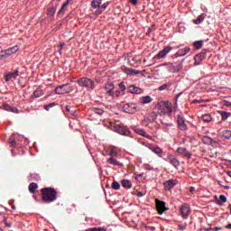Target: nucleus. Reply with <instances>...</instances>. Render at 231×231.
Returning <instances> with one entry per match:
<instances>
[{"label": "nucleus", "mask_w": 231, "mask_h": 231, "mask_svg": "<svg viewBox=\"0 0 231 231\" xmlns=\"http://www.w3.org/2000/svg\"><path fill=\"white\" fill-rule=\"evenodd\" d=\"M42 192V201L43 203H53L57 201V189L51 187L43 188L41 189Z\"/></svg>", "instance_id": "nucleus-1"}, {"label": "nucleus", "mask_w": 231, "mask_h": 231, "mask_svg": "<svg viewBox=\"0 0 231 231\" xmlns=\"http://www.w3.org/2000/svg\"><path fill=\"white\" fill-rule=\"evenodd\" d=\"M77 84H79L80 88H86L88 91H93L97 88L95 81L88 77L80 78L77 80Z\"/></svg>", "instance_id": "nucleus-2"}, {"label": "nucleus", "mask_w": 231, "mask_h": 231, "mask_svg": "<svg viewBox=\"0 0 231 231\" xmlns=\"http://www.w3.org/2000/svg\"><path fill=\"white\" fill-rule=\"evenodd\" d=\"M73 89L69 86V84H63L55 88L56 95H66L68 93H71Z\"/></svg>", "instance_id": "nucleus-3"}, {"label": "nucleus", "mask_w": 231, "mask_h": 231, "mask_svg": "<svg viewBox=\"0 0 231 231\" xmlns=\"http://www.w3.org/2000/svg\"><path fill=\"white\" fill-rule=\"evenodd\" d=\"M103 91H105V95L106 97H115V83L107 82L105 84Z\"/></svg>", "instance_id": "nucleus-4"}, {"label": "nucleus", "mask_w": 231, "mask_h": 231, "mask_svg": "<svg viewBox=\"0 0 231 231\" xmlns=\"http://www.w3.org/2000/svg\"><path fill=\"white\" fill-rule=\"evenodd\" d=\"M159 115H168V116H171L172 115V105L171 103H166L164 106H161L158 110Z\"/></svg>", "instance_id": "nucleus-5"}, {"label": "nucleus", "mask_w": 231, "mask_h": 231, "mask_svg": "<svg viewBox=\"0 0 231 231\" xmlns=\"http://www.w3.org/2000/svg\"><path fill=\"white\" fill-rule=\"evenodd\" d=\"M123 109L125 113H128L129 115H133L136 113V109H138V105L135 103H126L124 105Z\"/></svg>", "instance_id": "nucleus-6"}, {"label": "nucleus", "mask_w": 231, "mask_h": 231, "mask_svg": "<svg viewBox=\"0 0 231 231\" xmlns=\"http://www.w3.org/2000/svg\"><path fill=\"white\" fill-rule=\"evenodd\" d=\"M190 206L189 204H184L180 207V214L183 219H187L190 216Z\"/></svg>", "instance_id": "nucleus-7"}, {"label": "nucleus", "mask_w": 231, "mask_h": 231, "mask_svg": "<svg viewBox=\"0 0 231 231\" xmlns=\"http://www.w3.org/2000/svg\"><path fill=\"white\" fill-rule=\"evenodd\" d=\"M207 59V50L203 49L200 53L197 54L194 58L195 65L199 66L202 60Z\"/></svg>", "instance_id": "nucleus-8"}, {"label": "nucleus", "mask_w": 231, "mask_h": 231, "mask_svg": "<svg viewBox=\"0 0 231 231\" xmlns=\"http://www.w3.org/2000/svg\"><path fill=\"white\" fill-rule=\"evenodd\" d=\"M176 152L183 158H188V160H190V158H192V153H190V152L185 147H179Z\"/></svg>", "instance_id": "nucleus-9"}, {"label": "nucleus", "mask_w": 231, "mask_h": 231, "mask_svg": "<svg viewBox=\"0 0 231 231\" xmlns=\"http://www.w3.org/2000/svg\"><path fill=\"white\" fill-rule=\"evenodd\" d=\"M114 129L116 133H118V134H121L122 136H129L131 134V131H129V129L118 125H116Z\"/></svg>", "instance_id": "nucleus-10"}, {"label": "nucleus", "mask_w": 231, "mask_h": 231, "mask_svg": "<svg viewBox=\"0 0 231 231\" xmlns=\"http://www.w3.org/2000/svg\"><path fill=\"white\" fill-rule=\"evenodd\" d=\"M163 129L165 133L169 134H174L176 133V125L172 123H162Z\"/></svg>", "instance_id": "nucleus-11"}, {"label": "nucleus", "mask_w": 231, "mask_h": 231, "mask_svg": "<svg viewBox=\"0 0 231 231\" xmlns=\"http://www.w3.org/2000/svg\"><path fill=\"white\" fill-rule=\"evenodd\" d=\"M177 124L180 131H187V129H189L187 124H185V118H183L181 115L177 116Z\"/></svg>", "instance_id": "nucleus-12"}, {"label": "nucleus", "mask_w": 231, "mask_h": 231, "mask_svg": "<svg viewBox=\"0 0 231 231\" xmlns=\"http://www.w3.org/2000/svg\"><path fill=\"white\" fill-rule=\"evenodd\" d=\"M172 51V47L171 46H166L163 48L162 51H160L158 54L155 56L156 59H164V57H167L168 53H171Z\"/></svg>", "instance_id": "nucleus-13"}, {"label": "nucleus", "mask_w": 231, "mask_h": 231, "mask_svg": "<svg viewBox=\"0 0 231 231\" xmlns=\"http://www.w3.org/2000/svg\"><path fill=\"white\" fill-rule=\"evenodd\" d=\"M155 203H156L157 212H158V214H160V216H162V214H163V212L168 210L167 207H165L164 201L156 200Z\"/></svg>", "instance_id": "nucleus-14"}, {"label": "nucleus", "mask_w": 231, "mask_h": 231, "mask_svg": "<svg viewBox=\"0 0 231 231\" xmlns=\"http://www.w3.org/2000/svg\"><path fill=\"white\" fill-rule=\"evenodd\" d=\"M116 155V152H114V151H111L110 152V156L111 157L106 160L107 163H109L110 165H115V166L116 165H118V166L122 165V163H120L118 161H116L115 158H113Z\"/></svg>", "instance_id": "nucleus-15"}, {"label": "nucleus", "mask_w": 231, "mask_h": 231, "mask_svg": "<svg viewBox=\"0 0 231 231\" xmlns=\"http://www.w3.org/2000/svg\"><path fill=\"white\" fill-rule=\"evenodd\" d=\"M168 160L171 165L175 167V169H178V167H180V161L178 160V158L174 157V155L172 154L168 155Z\"/></svg>", "instance_id": "nucleus-16"}, {"label": "nucleus", "mask_w": 231, "mask_h": 231, "mask_svg": "<svg viewBox=\"0 0 231 231\" xmlns=\"http://www.w3.org/2000/svg\"><path fill=\"white\" fill-rule=\"evenodd\" d=\"M177 183L176 180H169L163 183V188L166 190H171L176 187Z\"/></svg>", "instance_id": "nucleus-17"}, {"label": "nucleus", "mask_w": 231, "mask_h": 231, "mask_svg": "<svg viewBox=\"0 0 231 231\" xmlns=\"http://www.w3.org/2000/svg\"><path fill=\"white\" fill-rule=\"evenodd\" d=\"M134 133L143 136L144 138H148V140H152V136L147 134V132L142 128H134Z\"/></svg>", "instance_id": "nucleus-18"}, {"label": "nucleus", "mask_w": 231, "mask_h": 231, "mask_svg": "<svg viewBox=\"0 0 231 231\" xmlns=\"http://www.w3.org/2000/svg\"><path fill=\"white\" fill-rule=\"evenodd\" d=\"M19 77V70H14V72H9L7 75H5V82H10L12 79H17Z\"/></svg>", "instance_id": "nucleus-19"}, {"label": "nucleus", "mask_w": 231, "mask_h": 231, "mask_svg": "<svg viewBox=\"0 0 231 231\" xmlns=\"http://www.w3.org/2000/svg\"><path fill=\"white\" fill-rule=\"evenodd\" d=\"M14 53L10 49H7L5 51H0V60H5V59H8L10 55H13Z\"/></svg>", "instance_id": "nucleus-20"}, {"label": "nucleus", "mask_w": 231, "mask_h": 231, "mask_svg": "<svg viewBox=\"0 0 231 231\" xmlns=\"http://www.w3.org/2000/svg\"><path fill=\"white\" fill-rule=\"evenodd\" d=\"M159 68H166V69H168V71H170L171 73H176V69L172 63H163L159 65Z\"/></svg>", "instance_id": "nucleus-21"}, {"label": "nucleus", "mask_w": 231, "mask_h": 231, "mask_svg": "<svg viewBox=\"0 0 231 231\" xmlns=\"http://www.w3.org/2000/svg\"><path fill=\"white\" fill-rule=\"evenodd\" d=\"M128 91H129V93H132V94L140 95V93H142V88H140L134 85H131L128 88Z\"/></svg>", "instance_id": "nucleus-22"}, {"label": "nucleus", "mask_w": 231, "mask_h": 231, "mask_svg": "<svg viewBox=\"0 0 231 231\" xmlns=\"http://www.w3.org/2000/svg\"><path fill=\"white\" fill-rule=\"evenodd\" d=\"M146 147L149 148L152 152H154V154H162V152H163V150H162L160 146L151 147V144H146Z\"/></svg>", "instance_id": "nucleus-23"}, {"label": "nucleus", "mask_w": 231, "mask_h": 231, "mask_svg": "<svg viewBox=\"0 0 231 231\" xmlns=\"http://www.w3.org/2000/svg\"><path fill=\"white\" fill-rule=\"evenodd\" d=\"M219 134L222 138L226 140H230L231 138V131L230 130H219Z\"/></svg>", "instance_id": "nucleus-24"}, {"label": "nucleus", "mask_w": 231, "mask_h": 231, "mask_svg": "<svg viewBox=\"0 0 231 231\" xmlns=\"http://www.w3.org/2000/svg\"><path fill=\"white\" fill-rule=\"evenodd\" d=\"M71 1L73 0H66V2L61 5V8L58 12V15L62 16L64 15V14H66V7L68 6V5H69V3H71Z\"/></svg>", "instance_id": "nucleus-25"}, {"label": "nucleus", "mask_w": 231, "mask_h": 231, "mask_svg": "<svg viewBox=\"0 0 231 231\" xmlns=\"http://www.w3.org/2000/svg\"><path fill=\"white\" fill-rule=\"evenodd\" d=\"M189 51H190V49L189 47H185V48H182V49H180L176 55L178 57H185V55H187V53H189Z\"/></svg>", "instance_id": "nucleus-26"}, {"label": "nucleus", "mask_w": 231, "mask_h": 231, "mask_svg": "<svg viewBox=\"0 0 231 231\" xmlns=\"http://www.w3.org/2000/svg\"><path fill=\"white\" fill-rule=\"evenodd\" d=\"M215 198L217 205H219L220 207H223V205L226 203V197L225 195H220L219 199H217V197Z\"/></svg>", "instance_id": "nucleus-27"}, {"label": "nucleus", "mask_w": 231, "mask_h": 231, "mask_svg": "<svg viewBox=\"0 0 231 231\" xmlns=\"http://www.w3.org/2000/svg\"><path fill=\"white\" fill-rule=\"evenodd\" d=\"M206 17H207L206 14H201L197 17V19L193 20L194 24H201V23L205 21Z\"/></svg>", "instance_id": "nucleus-28"}, {"label": "nucleus", "mask_w": 231, "mask_h": 231, "mask_svg": "<svg viewBox=\"0 0 231 231\" xmlns=\"http://www.w3.org/2000/svg\"><path fill=\"white\" fill-rule=\"evenodd\" d=\"M125 73L126 75H140V71L139 70H136L134 69H131V68H126L125 69Z\"/></svg>", "instance_id": "nucleus-29"}, {"label": "nucleus", "mask_w": 231, "mask_h": 231, "mask_svg": "<svg viewBox=\"0 0 231 231\" xmlns=\"http://www.w3.org/2000/svg\"><path fill=\"white\" fill-rule=\"evenodd\" d=\"M121 185L124 189H131L133 187V183L129 180H123Z\"/></svg>", "instance_id": "nucleus-30"}, {"label": "nucleus", "mask_w": 231, "mask_h": 231, "mask_svg": "<svg viewBox=\"0 0 231 231\" xmlns=\"http://www.w3.org/2000/svg\"><path fill=\"white\" fill-rule=\"evenodd\" d=\"M37 189H39V185H37V183L32 182L29 184V192H31V194H35V190H37Z\"/></svg>", "instance_id": "nucleus-31"}, {"label": "nucleus", "mask_w": 231, "mask_h": 231, "mask_svg": "<svg viewBox=\"0 0 231 231\" xmlns=\"http://www.w3.org/2000/svg\"><path fill=\"white\" fill-rule=\"evenodd\" d=\"M55 12H57V8L56 7H50L47 10L48 17H51V19H53V16L55 15Z\"/></svg>", "instance_id": "nucleus-32"}, {"label": "nucleus", "mask_w": 231, "mask_h": 231, "mask_svg": "<svg viewBox=\"0 0 231 231\" xmlns=\"http://www.w3.org/2000/svg\"><path fill=\"white\" fill-rule=\"evenodd\" d=\"M42 95H44V90H42V88H37L34 92H33V97L35 98H39L40 97H42Z\"/></svg>", "instance_id": "nucleus-33"}, {"label": "nucleus", "mask_w": 231, "mask_h": 231, "mask_svg": "<svg viewBox=\"0 0 231 231\" xmlns=\"http://www.w3.org/2000/svg\"><path fill=\"white\" fill-rule=\"evenodd\" d=\"M100 5H102V0H93L91 2V6L94 9L100 8Z\"/></svg>", "instance_id": "nucleus-34"}, {"label": "nucleus", "mask_w": 231, "mask_h": 231, "mask_svg": "<svg viewBox=\"0 0 231 231\" xmlns=\"http://www.w3.org/2000/svg\"><path fill=\"white\" fill-rule=\"evenodd\" d=\"M220 116L222 117V120L225 122V120L228 119V116H230V113L225 112V111H218Z\"/></svg>", "instance_id": "nucleus-35"}, {"label": "nucleus", "mask_w": 231, "mask_h": 231, "mask_svg": "<svg viewBox=\"0 0 231 231\" xmlns=\"http://www.w3.org/2000/svg\"><path fill=\"white\" fill-rule=\"evenodd\" d=\"M193 46L194 48H196V50H199L203 47V41H196L193 42Z\"/></svg>", "instance_id": "nucleus-36"}, {"label": "nucleus", "mask_w": 231, "mask_h": 231, "mask_svg": "<svg viewBox=\"0 0 231 231\" xmlns=\"http://www.w3.org/2000/svg\"><path fill=\"white\" fill-rule=\"evenodd\" d=\"M203 122H212V116L210 114H206L202 116Z\"/></svg>", "instance_id": "nucleus-37"}, {"label": "nucleus", "mask_w": 231, "mask_h": 231, "mask_svg": "<svg viewBox=\"0 0 231 231\" xmlns=\"http://www.w3.org/2000/svg\"><path fill=\"white\" fill-rule=\"evenodd\" d=\"M175 68V73H178L179 71L183 69V60L177 65L174 66Z\"/></svg>", "instance_id": "nucleus-38"}, {"label": "nucleus", "mask_w": 231, "mask_h": 231, "mask_svg": "<svg viewBox=\"0 0 231 231\" xmlns=\"http://www.w3.org/2000/svg\"><path fill=\"white\" fill-rule=\"evenodd\" d=\"M150 102H152V98H151L149 96L142 98V104H150Z\"/></svg>", "instance_id": "nucleus-39"}, {"label": "nucleus", "mask_w": 231, "mask_h": 231, "mask_svg": "<svg viewBox=\"0 0 231 231\" xmlns=\"http://www.w3.org/2000/svg\"><path fill=\"white\" fill-rule=\"evenodd\" d=\"M92 111L95 113V115H104V110L102 108H92Z\"/></svg>", "instance_id": "nucleus-40"}, {"label": "nucleus", "mask_w": 231, "mask_h": 231, "mask_svg": "<svg viewBox=\"0 0 231 231\" xmlns=\"http://www.w3.org/2000/svg\"><path fill=\"white\" fill-rule=\"evenodd\" d=\"M112 189H114V190H120V183L115 180L112 182Z\"/></svg>", "instance_id": "nucleus-41"}, {"label": "nucleus", "mask_w": 231, "mask_h": 231, "mask_svg": "<svg viewBox=\"0 0 231 231\" xmlns=\"http://www.w3.org/2000/svg\"><path fill=\"white\" fill-rule=\"evenodd\" d=\"M86 231H106L104 227H90L87 229Z\"/></svg>", "instance_id": "nucleus-42"}, {"label": "nucleus", "mask_w": 231, "mask_h": 231, "mask_svg": "<svg viewBox=\"0 0 231 231\" xmlns=\"http://www.w3.org/2000/svg\"><path fill=\"white\" fill-rule=\"evenodd\" d=\"M9 143H10V145H11L12 147H15V145L17 144V142L15 141V139H14L13 136H11V137L9 138Z\"/></svg>", "instance_id": "nucleus-43"}, {"label": "nucleus", "mask_w": 231, "mask_h": 231, "mask_svg": "<svg viewBox=\"0 0 231 231\" xmlns=\"http://www.w3.org/2000/svg\"><path fill=\"white\" fill-rule=\"evenodd\" d=\"M9 49H10L11 52H13V53H17V51H19V46H17V45L11 47Z\"/></svg>", "instance_id": "nucleus-44"}, {"label": "nucleus", "mask_w": 231, "mask_h": 231, "mask_svg": "<svg viewBox=\"0 0 231 231\" xmlns=\"http://www.w3.org/2000/svg\"><path fill=\"white\" fill-rule=\"evenodd\" d=\"M202 140H203V142H204L205 143H210V142H212V138H210V137H208V136H204V137L202 138Z\"/></svg>", "instance_id": "nucleus-45"}, {"label": "nucleus", "mask_w": 231, "mask_h": 231, "mask_svg": "<svg viewBox=\"0 0 231 231\" xmlns=\"http://www.w3.org/2000/svg\"><path fill=\"white\" fill-rule=\"evenodd\" d=\"M115 97H116V98H118V97H122V91H120V90H116V91H114V98H115Z\"/></svg>", "instance_id": "nucleus-46"}, {"label": "nucleus", "mask_w": 231, "mask_h": 231, "mask_svg": "<svg viewBox=\"0 0 231 231\" xmlns=\"http://www.w3.org/2000/svg\"><path fill=\"white\" fill-rule=\"evenodd\" d=\"M3 109H5V111H11L12 106H10V105H8V104H4Z\"/></svg>", "instance_id": "nucleus-47"}, {"label": "nucleus", "mask_w": 231, "mask_h": 231, "mask_svg": "<svg viewBox=\"0 0 231 231\" xmlns=\"http://www.w3.org/2000/svg\"><path fill=\"white\" fill-rule=\"evenodd\" d=\"M53 106H55V103H51V104L46 105L44 106L45 111H50V108L53 107Z\"/></svg>", "instance_id": "nucleus-48"}, {"label": "nucleus", "mask_w": 231, "mask_h": 231, "mask_svg": "<svg viewBox=\"0 0 231 231\" xmlns=\"http://www.w3.org/2000/svg\"><path fill=\"white\" fill-rule=\"evenodd\" d=\"M107 6H109V3H108V2H106V3H105V4L101 5H99V8H100L101 10H106V8H107Z\"/></svg>", "instance_id": "nucleus-49"}, {"label": "nucleus", "mask_w": 231, "mask_h": 231, "mask_svg": "<svg viewBox=\"0 0 231 231\" xmlns=\"http://www.w3.org/2000/svg\"><path fill=\"white\" fill-rule=\"evenodd\" d=\"M169 88V85L163 84L161 87H159V91H164V89H167Z\"/></svg>", "instance_id": "nucleus-50"}, {"label": "nucleus", "mask_w": 231, "mask_h": 231, "mask_svg": "<svg viewBox=\"0 0 231 231\" xmlns=\"http://www.w3.org/2000/svg\"><path fill=\"white\" fill-rule=\"evenodd\" d=\"M119 88H120L121 91H125V83L121 82L119 84Z\"/></svg>", "instance_id": "nucleus-51"}, {"label": "nucleus", "mask_w": 231, "mask_h": 231, "mask_svg": "<svg viewBox=\"0 0 231 231\" xmlns=\"http://www.w3.org/2000/svg\"><path fill=\"white\" fill-rule=\"evenodd\" d=\"M11 113H16L19 114V109H17V107L15 106H11Z\"/></svg>", "instance_id": "nucleus-52"}, {"label": "nucleus", "mask_w": 231, "mask_h": 231, "mask_svg": "<svg viewBox=\"0 0 231 231\" xmlns=\"http://www.w3.org/2000/svg\"><path fill=\"white\" fill-rule=\"evenodd\" d=\"M66 46V43L62 42L59 45L60 53H62V49Z\"/></svg>", "instance_id": "nucleus-53"}, {"label": "nucleus", "mask_w": 231, "mask_h": 231, "mask_svg": "<svg viewBox=\"0 0 231 231\" xmlns=\"http://www.w3.org/2000/svg\"><path fill=\"white\" fill-rule=\"evenodd\" d=\"M224 106H226V107H231V102L225 101Z\"/></svg>", "instance_id": "nucleus-54"}, {"label": "nucleus", "mask_w": 231, "mask_h": 231, "mask_svg": "<svg viewBox=\"0 0 231 231\" xmlns=\"http://www.w3.org/2000/svg\"><path fill=\"white\" fill-rule=\"evenodd\" d=\"M67 113H71V106H66L65 107Z\"/></svg>", "instance_id": "nucleus-55"}, {"label": "nucleus", "mask_w": 231, "mask_h": 231, "mask_svg": "<svg viewBox=\"0 0 231 231\" xmlns=\"http://www.w3.org/2000/svg\"><path fill=\"white\" fill-rule=\"evenodd\" d=\"M145 170H146V171H152V168L151 167V165L146 164V165H145Z\"/></svg>", "instance_id": "nucleus-56"}, {"label": "nucleus", "mask_w": 231, "mask_h": 231, "mask_svg": "<svg viewBox=\"0 0 231 231\" xmlns=\"http://www.w3.org/2000/svg\"><path fill=\"white\" fill-rule=\"evenodd\" d=\"M186 228H187V226L179 225V229L180 230H185Z\"/></svg>", "instance_id": "nucleus-57"}, {"label": "nucleus", "mask_w": 231, "mask_h": 231, "mask_svg": "<svg viewBox=\"0 0 231 231\" xmlns=\"http://www.w3.org/2000/svg\"><path fill=\"white\" fill-rule=\"evenodd\" d=\"M132 5H138V0H131Z\"/></svg>", "instance_id": "nucleus-58"}, {"label": "nucleus", "mask_w": 231, "mask_h": 231, "mask_svg": "<svg viewBox=\"0 0 231 231\" xmlns=\"http://www.w3.org/2000/svg\"><path fill=\"white\" fill-rule=\"evenodd\" d=\"M137 196H138V198H142V197H143V193H142V192L139 191V192L137 193Z\"/></svg>", "instance_id": "nucleus-59"}, {"label": "nucleus", "mask_w": 231, "mask_h": 231, "mask_svg": "<svg viewBox=\"0 0 231 231\" xmlns=\"http://www.w3.org/2000/svg\"><path fill=\"white\" fill-rule=\"evenodd\" d=\"M5 226H8L9 228H10V226H12V224L8 223V222H5Z\"/></svg>", "instance_id": "nucleus-60"}, {"label": "nucleus", "mask_w": 231, "mask_h": 231, "mask_svg": "<svg viewBox=\"0 0 231 231\" xmlns=\"http://www.w3.org/2000/svg\"><path fill=\"white\" fill-rule=\"evenodd\" d=\"M194 190H195V188H194V187H190V188H189V192H190V193H193Z\"/></svg>", "instance_id": "nucleus-61"}, {"label": "nucleus", "mask_w": 231, "mask_h": 231, "mask_svg": "<svg viewBox=\"0 0 231 231\" xmlns=\"http://www.w3.org/2000/svg\"><path fill=\"white\" fill-rule=\"evenodd\" d=\"M226 228H227V230H231V224H228L227 226H226Z\"/></svg>", "instance_id": "nucleus-62"}, {"label": "nucleus", "mask_w": 231, "mask_h": 231, "mask_svg": "<svg viewBox=\"0 0 231 231\" xmlns=\"http://www.w3.org/2000/svg\"><path fill=\"white\" fill-rule=\"evenodd\" d=\"M214 230H215V231L221 230V227L216 226V227H214Z\"/></svg>", "instance_id": "nucleus-63"}, {"label": "nucleus", "mask_w": 231, "mask_h": 231, "mask_svg": "<svg viewBox=\"0 0 231 231\" xmlns=\"http://www.w3.org/2000/svg\"><path fill=\"white\" fill-rule=\"evenodd\" d=\"M227 175L231 178V171H228Z\"/></svg>", "instance_id": "nucleus-64"}]
</instances>
